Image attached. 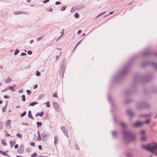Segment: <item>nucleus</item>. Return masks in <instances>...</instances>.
<instances>
[{
    "mask_svg": "<svg viewBox=\"0 0 157 157\" xmlns=\"http://www.w3.org/2000/svg\"><path fill=\"white\" fill-rule=\"evenodd\" d=\"M142 147L150 151L153 154L157 155V144L153 143L147 145H142Z\"/></svg>",
    "mask_w": 157,
    "mask_h": 157,
    "instance_id": "nucleus-1",
    "label": "nucleus"
},
{
    "mask_svg": "<svg viewBox=\"0 0 157 157\" xmlns=\"http://www.w3.org/2000/svg\"><path fill=\"white\" fill-rule=\"evenodd\" d=\"M150 122V120H147L145 122H140L139 121L136 122L135 123L133 124V126L134 127H137L141 126L143 124H144V123H146L147 124H148Z\"/></svg>",
    "mask_w": 157,
    "mask_h": 157,
    "instance_id": "nucleus-2",
    "label": "nucleus"
},
{
    "mask_svg": "<svg viewBox=\"0 0 157 157\" xmlns=\"http://www.w3.org/2000/svg\"><path fill=\"white\" fill-rule=\"evenodd\" d=\"M145 131L144 130H142L140 132L141 138V140L142 141H145L146 140V137L144 135L145 134Z\"/></svg>",
    "mask_w": 157,
    "mask_h": 157,
    "instance_id": "nucleus-3",
    "label": "nucleus"
},
{
    "mask_svg": "<svg viewBox=\"0 0 157 157\" xmlns=\"http://www.w3.org/2000/svg\"><path fill=\"white\" fill-rule=\"evenodd\" d=\"M53 105L56 109L58 112H59L61 111V109L59 108V104H58L56 102H53Z\"/></svg>",
    "mask_w": 157,
    "mask_h": 157,
    "instance_id": "nucleus-4",
    "label": "nucleus"
},
{
    "mask_svg": "<svg viewBox=\"0 0 157 157\" xmlns=\"http://www.w3.org/2000/svg\"><path fill=\"white\" fill-rule=\"evenodd\" d=\"M24 146L23 145H21L18 149L19 153H22L24 151Z\"/></svg>",
    "mask_w": 157,
    "mask_h": 157,
    "instance_id": "nucleus-5",
    "label": "nucleus"
},
{
    "mask_svg": "<svg viewBox=\"0 0 157 157\" xmlns=\"http://www.w3.org/2000/svg\"><path fill=\"white\" fill-rule=\"evenodd\" d=\"M16 143V141L14 140H11L10 142V145L11 147H13L14 144Z\"/></svg>",
    "mask_w": 157,
    "mask_h": 157,
    "instance_id": "nucleus-6",
    "label": "nucleus"
},
{
    "mask_svg": "<svg viewBox=\"0 0 157 157\" xmlns=\"http://www.w3.org/2000/svg\"><path fill=\"white\" fill-rule=\"evenodd\" d=\"M28 117L30 118L33 119V118L32 117V114L31 111H29L28 112Z\"/></svg>",
    "mask_w": 157,
    "mask_h": 157,
    "instance_id": "nucleus-7",
    "label": "nucleus"
},
{
    "mask_svg": "<svg viewBox=\"0 0 157 157\" xmlns=\"http://www.w3.org/2000/svg\"><path fill=\"white\" fill-rule=\"evenodd\" d=\"M12 79L11 78L8 77L7 79H6L5 80V82L6 83H8L10 82L11 81Z\"/></svg>",
    "mask_w": 157,
    "mask_h": 157,
    "instance_id": "nucleus-8",
    "label": "nucleus"
},
{
    "mask_svg": "<svg viewBox=\"0 0 157 157\" xmlns=\"http://www.w3.org/2000/svg\"><path fill=\"white\" fill-rule=\"evenodd\" d=\"M55 140H54V143L55 144H56L57 143L58 141V137L57 136H56L55 137Z\"/></svg>",
    "mask_w": 157,
    "mask_h": 157,
    "instance_id": "nucleus-9",
    "label": "nucleus"
},
{
    "mask_svg": "<svg viewBox=\"0 0 157 157\" xmlns=\"http://www.w3.org/2000/svg\"><path fill=\"white\" fill-rule=\"evenodd\" d=\"M44 113L43 112H41L40 113H36V116H38L40 117H42V115L44 114Z\"/></svg>",
    "mask_w": 157,
    "mask_h": 157,
    "instance_id": "nucleus-10",
    "label": "nucleus"
},
{
    "mask_svg": "<svg viewBox=\"0 0 157 157\" xmlns=\"http://www.w3.org/2000/svg\"><path fill=\"white\" fill-rule=\"evenodd\" d=\"M23 13V12L21 11H17L15 12H14V14L15 15L21 14Z\"/></svg>",
    "mask_w": 157,
    "mask_h": 157,
    "instance_id": "nucleus-11",
    "label": "nucleus"
},
{
    "mask_svg": "<svg viewBox=\"0 0 157 157\" xmlns=\"http://www.w3.org/2000/svg\"><path fill=\"white\" fill-rule=\"evenodd\" d=\"M63 132L64 133V134L66 136H67V137L68 138L69 136V135L68 134V133L67 132V130H65L63 131Z\"/></svg>",
    "mask_w": 157,
    "mask_h": 157,
    "instance_id": "nucleus-12",
    "label": "nucleus"
},
{
    "mask_svg": "<svg viewBox=\"0 0 157 157\" xmlns=\"http://www.w3.org/2000/svg\"><path fill=\"white\" fill-rule=\"evenodd\" d=\"M0 153L2 154L3 155L7 156L8 155L6 154L5 152L0 151Z\"/></svg>",
    "mask_w": 157,
    "mask_h": 157,
    "instance_id": "nucleus-13",
    "label": "nucleus"
},
{
    "mask_svg": "<svg viewBox=\"0 0 157 157\" xmlns=\"http://www.w3.org/2000/svg\"><path fill=\"white\" fill-rule=\"evenodd\" d=\"M38 137L37 138V139L38 141H40L41 140V139L40 137V133H39V132H38Z\"/></svg>",
    "mask_w": 157,
    "mask_h": 157,
    "instance_id": "nucleus-14",
    "label": "nucleus"
},
{
    "mask_svg": "<svg viewBox=\"0 0 157 157\" xmlns=\"http://www.w3.org/2000/svg\"><path fill=\"white\" fill-rule=\"evenodd\" d=\"M37 103L36 102H32L29 104V106H34Z\"/></svg>",
    "mask_w": 157,
    "mask_h": 157,
    "instance_id": "nucleus-15",
    "label": "nucleus"
},
{
    "mask_svg": "<svg viewBox=\"0 0 157 157\" xmlns=\"http://www.w3.org/2000/svg\"><path fill=\"white\" fill-rule=\"evenodd\" d=\"M31 157H36L37 156V154L36 153H34L31 155Z\"/></svg>",
    "mask_w": 157,
    "mask_h": 157,
    "instance_id": "nucleus-16",
    "label": "nucleus"
},
{
    "mask_svg": "<svg viewBox=\"0 0 157 157\" xmlns=\"http://www.w3.org/2000/svg\"><path fill=\"white\" fill-rule=\"evenodd\" d=\"M74 17L76 18H78L79 17V15L78 13H76L74 15Z\"/></svg>",
    "mask_w": 157,
    "mask_h": 157,
    "instance_id": "nucleus-17",
    "label": "nucleus"
},
{
    "mask_svg": "<svg viewBox=\"0 0 157 157\" xmlns=\"http://www.w3.org/2000/svg\"><path fill=\"white\" fill-rule=\"evenodd\" d=\"M66 7H67L66 6H62L61 10L63 11V10H65L66 9Z\"/></svg>",
    "mask_w": 157,
    "mask_h": 157,
    "instance_id": "nucleus-18",
    "label": "nucleus"
},
{
    "mask_svg": "<svg viewBox=\"0 0 157 157\" xmlns=\"http://www.w3.org/2000/svg\"><path fill=\"white\" fill-rule=\"evenodd\" d=\"M19 52V51L18 49H16L14 52V55H17Z\"/></svg>",
    "mask_w": 157,
    "mask_h": 157,
    "instance_id": "nucleus-19",
    "label": "nucleus"
},
{
    "mask_svg": "<svg viewBox=\"0 0 157 157\" xmlns=\"http://www.w3.org/2000/svg\"><path fill=\"white\" fill-rule=\"evenodd\" d=\"M22 100L23 101H25L26 100V98H25V96L24 95H22Z\"/></svg>",
    "mask_w": 157,
    "mask_h": 157,
    "instance_id": "nucleus-20",
    "label": "nucleus"
},
{
    "mask_svg": "<svg viewBox=\"0 0 157 157\" xmlns=\"http://www.w3.org/2000/svg\"><path fill=\"white\" fill-rule=\"evenodd\" d=\"M26 112L25 111H24L22 113L21 115V117H23L26 114Z\"/></svg>",
    "mask_w": 157,
    "mask_h": 157,
    "instance_id": "nucleus-21",
    "label": "nucleus"
},
{
    "mask_svg": "<svg viewBox=\"0 0 157 157\" xmlns=\"http://www.w3.org/2000/svg\"><path fill=\"white\" fill-rule=\"evenodd\" d=\"M16 136L19 138H21L22 137V135L18 133L17 134Z\"/></svg>",
    "mask_w": 157,
    "mask_h": 157,
    "instance_id": "nucleus-22",
    "label": "nucleus"
},
{
    "mask_svg": "<svg viewBox=\"0 0 157 157\" xmlns=\"http://www.w3.org/2000/svg\"><path fill=\"white\" fill-rule=\"evenodd\" d=\"M38 125V127L40 126L42 124V123L41 122H37L36 123Z\"/></svg>",
    "mask_w": 157,
    "mask_h": 157,
    "instance_id": "nucleus-23",
    "label": "nucleus"
},
{
    "mask_svg": "<svg viewBox=\"0 0 157 157\" xmlns=\"http://www.w3.org/2000/svg\"><path fill=\"white\" fill-rule=\"evenodd\" d=\"M53 96L55 98H58L57 92H56L53 95Z\"/></svg>",
    "mask_w": 157,
    "mask_h": 157,
    "instance_id": "nucleus-24",
    "label": "nucleus"
},
{
    "mask_svg": "<svg viewBox=\"0 0 157 157\" xmlns=\"http://www.w3.org/2000/svg\"><path fill=\"white\" fill-rule=\"evenodd\" d=\"M49 102L48 101L47 102H46L45 103V104L47 105V107H50V104H49Z\"/></svg>",
    "mask_w": 157,
    "mask_h": 157,
    "instance_id": "nucleus-25",
    "label": "nucleus"
},
{
    "mask_svg": "<svg viewBox=\"0 0 157 157\" xmlns=\"http://www.w3.org/2000/svg\"><path fill=\"white\" fill-rule=\"evenodd\" d=\"M127 113L130 115V116H131L132 112L129 110L127 111Z\"/></svg>",
    "mask_w": 157,
    "mask_h": 157,
    "instance_id": "nucleus-26",
    "label": "nucleus"
},
{
    "mask_svg": "<svg viewBox=\"0 0 157 157\" xmlns=\"http://www.w3.org/2000/svg\"><path fill=\"white\" fill-rule=\"evenodd\" d=\"M30 145L33 147H34L35 146V143L33 142H31L30 143Z\"/></svg>",
    "mask_w": 157,
    "mask_h": 157,
    "instance_id": "nucleus-27",
    "label": "nucleus"
},
{
    "mask_svg": "<svg viewBox=\"0 0 157 157\" xmlns=\"http://www.w3.org/2000/svg\"><path fill=\"white\" fill-rule=\"evenodd\" d=\"M36 75L37 76H39L40 75V73L39 71H37L36 72Z\"/></svg>",
    "mask_w": 157,
    "mask_h": 157,
    "instance_id": "nucleus-28",
    "label": "nucleus"
},
{
    "mask_svg": "<svg viewBox=\"0 0 157 157\" xmlns=\"http://www.w3.org/2000/svg\"><path fill=\"white\" fill-rule=\"evenodd\" d=\"M26 92L28 93V94H30L31 93V91L29 90H27Z\"/></svg>",
    "mask_w": 157,
    "mask_h": 157,
    "instance_id": "nucleus-29",
    "label": "nucleus"
},
{
    "mask_svg": "<svg viewBox=\"0 0 157 157\" xmlns=\"http://www.w3.org/2000/svg\"><path fill=\"white\" fill-rule=\"evenodd\" d=\"M11 121L10 120H8L7 122L6 123L8 125H9L10 124Z\"/></svg>",
    "mask_w": 157,
    "mask_h": 157,
    "instance_id": "nucleus-30",
    "label": "nucleus"
},
{
    "mask_svg": "<svg viewBox=\"0 0 157 157\" xmlns=\"http://www.w3.org/2000/svg\"><path fill=\"white\" fill-rule=\"evenodd\" d=\"M28 53L29 55H31L32 54V52L31 51L29 50L28 51Z\"/></svg>",
    "mask_w": 157,
    "mask_h": 157,
    "instance_id": "nucleus-31",
    "label": "nucleus"
},
{
    "mask_svg": "<svg viewBox=\"0 0 157 157\" xmlns=\"http://www.w3.org/2000/svg\"><path fill=\"white\" fill-rule=\"evenodd\" d=\"M4 98L6 99L8 98H9V97L7 95H5L4 96Z\"/></svg>",
    "mask_w": 157,
    "mask_h": 157,
    "instance_id": "nucleus-32",
    "label": "nucleus"
},
{
    "mask_svg": "<svg viewBox=\"0 0 157 157\" xmlns=\"http://www.w3.org/2000/svg\"><path fill=\"white\" fill-rule=\"evenodd\" d=\"M38 148L40 150H42V148L41 145H40L38 146Z\"/></svg>",
    "mask_w": 157,
    "mask_h": 157,
    "instance_id": "nucleus-33",
    "label": "nucleus"
},
{
    "mask_svg": "<svg viewBox=\"0 0 157 157\" xmlns=\"http://www.w3.org/2000/svg\"><path fill=\"white\" fill-rule=\"evenodd\" d=\"M43 38V36H42L40 37H39L37 38V40L38 41H40V40H41Z\"/></svg>",
    "mask_w": 157,
    "mask_h": 157,
    "instance_id": "nucleus-34",
    "label": "nucleus"
},
{
    "mask_svg": "<svg viewBox=\"0 0 157 157\" xmlns=\"http://www.w3.org/2000/svg\"><path fill=\"white\" fill-rule=\"evenodd\" d=\"M104 13H105V12H104ZM103 13H101V14H99V15H98V16H97V17H96V18H97L98 17L100 16H101V15H102Z\"/></svg>",
    "mask_w": 157,
    "mask_h": 157,
    "instance_id": "nucleus-35",
    "label": "nucleus"
},
{
    "mask_svg": "<svg viewBox=\"0 0 157 157\" xmlns=\"http://www.w3.org/2000/svg\"><path fill=\"white\" fill-rule=\"evenodd\" d=\"M60 4H61V3L59 1L56 2L55 3V4L56 5H58Z\"/></svg>",
    "mask_w": 157,
    "mask_h": 157,
    "instance_id": "nucleus-36",
    "label": "nucleus"
},
{
    "mask_svg": "<svg viewBox=\"0 0 157 157\" xmlns=\"http://www.w3.org/2000/svg\"><path fill=\"white\" fill-rule=\"evenodd\" d=\"M18 147V145L17 144H15L14 146V148L15 149L17 148Z\"/></svg>",
    "mask_w": 157,
    "mask_h": 157,
    "instance_id": "nucleus-37",
    "label": "nucleus"
},
{
    "mask_svg": "<svg viewBox=\"0 0 157 157\" xmlns=\"http://www.w3.org/2000/svg\"><path fill=\"white\" fill-rule=\"evenodd\" d=\"M2 143L3 145H6V143L2 141Z\"/></svg>",
    "mask_w": 157,
    "mask_h": 157,
    "instance_id": "nucleus-38",
    "label": "nucleus"
},
{
    "mask_svg": "<svg viewBox=\"0 0 157 157\" xmlns=\"http://www.w3.org/2000/svg\"><path fill=\"white\" fill-rule=\"evenodd\" d=\"M82 31L80 29H79L78 30V32H77V33L78 34H79V33H81L82 32Z\"/></svg>",
    "mask_w": 157,
    "mask_h": 157,
    "instance_id": "nucleus-39",
    "label": "nucleus"
},
{
    "mask_svg": "<svg viewBox=\"0 0 157 157\" xmlns=\"http://www.w3.org/2000/svg\"><path fill=\"white\" fill-rule=\"evenodd\" d=\"M26 55V53H22L21 54V55L22 56H25V55Z\"/></svg>",
    "mask_w": 157,
    "mask_h": 157,
    "instance_id": "nucleus-40",
    "label": "nucleus"
},
{
    "mask_svg": "<svg viewBox=\"0 0 157 157\" xmlns=\"http://www.w3.org/2000/svg\"><path fill=\"white\" fill-rule=\"evenodd\" d=\"M38 87V86L37 84L35 85L34 86V89H35L36 88Z\"/></svg>",
    "mask_w": 157,
    "mask_h": 157,
    "instance_id": "nucleus-41",
    "label": "nucleus"
},
{
    "mask_svg": "<svg viewBox=\"0 0 157 157\" xmlns=\"http://www.w3.org/2000/svg\"><path fill=\"white\" fill-rule=\"evenodd\" d=\"M42 136H44V137H45V136H46V134L45 133H43L42 134Z\"/></svg>",
    "mask_w": 157,
    "mask_h": 157,
    "instance_id": "nucleus-42",
    "label": "nucleus"
},
{
    "mask_svg": "<svg viewBox=\"0 0 157 157\" xmlns=\"http://www.w3.org/2000/svg\"><path fill=\"white\" fill-rule=\"evenodd\" d=\"M49 0H45V1H44L43 2L44 3H46V2H49Z\"/></svg>",
    "mask_w": 157,
    "mask_h": 157,
    "instance_id": "nucleus-43",
    "label": "nucleus"
},
{
    "mask_svg": "<svg viewBox=\"0 0 157 157\" xmlns=\"http://www.w3.org/2000/svg\"><path fill=\"white\" fill-rule=\"evenodd\" d=\"M121 125L123 127H124L125 125V124L123 123H121Z\"/></svg>",
    "mask_w": 157,
    "mask_h": 157,
    "instance_id": "nucleus-44",
    "label": "nucleus"
},
{
    "mask_svg": "<svg viewBox=\"0 0 157 157\" xmlns=\"http://www.w3.org/2000/svg\"><path fill=\"white\" fill-rule=\"evenodd\" d=\"M13 88V87L12 86H10L9 88V89L10 90H12Z\"/></svg>",
    "mask_w": 157,
    "mask_h": 157,
    "instance_id": "nucleus-45",
    "label": "nucleus"
},
{
    "mask_svg": "<svg viewBox=\"0 0 157 157\" xmlns=\"http://www.w3.org/2000/svg\"><path fill=\"white\" fill-rule=\"evenodd\" d=\"M33 42V40H31L30 41V43H32Z\"/></svg>",
    "mask_w": 157,
    "mask_h": 157,
    "instance_id": "nucleus-46",
    "label": "nucleus"
},
{
    "mask_svg": "<svg viewBox=\"0 0 157 157\" xmlns=\"http://www.w3.org/2000/svg\"><path fill=\"white\" fill-rule=\"evenodd\" d=\"M113 12H110L109 13V15L111 14H112V13H113Z\"/></svg>",
    "mask_w": 157,
    "mask_h": 157,
    "instance_id": "nucleus-47",
    "label": "nucleus"
},
{
    "mask_svg": "<svg viewBox=\"0 0 157 157\" xmlns=\"http://www.w3.org/2000/svg\"><path fill=\"white\" fill-rule=\"evenodd\" d=\"M6 135L8 136H10V134H8V133L7 134H6Z\"/></svg>",
    "mask_w": 157,
    "mask_h": 157,
    "instance_id": "nucleus-48",
    "label": "nucleus"
},
{
    "mask_svg": "<svg viewBox=\"0 0 157 157\" xmlns=\"http://www.w3.org/2000/svg\"><path fill=\"white\" fill-rule=\"evenodd\" d=\"M78 44H76V45H75V48H76L78 45Z\"/></svg>",
    "mask_w": 157,
    "mask_h": 157,
    "instance_id": "nucleus-49",
    "label": "nucleus"
},
{
    "mask_svg": "<svg viewBox=\"0 0 157 157\" xmlns=\"http://www.w3.org/2000/svg\"><path fill=\"white\" fill-rule=\"evenodd\" d=\"M81 40H80V41H79L77 44H79L80 43H81Z\"/></svg>",
    "mask_w": 157,
    "mask_h": 157,
    "instance_id": "nucleus-50",
    "label": "nucleus"
},
{
    "mask_svg": "<svg viewBox=\"0 0 157 157\" xmlns=\"http://www.w3.org/2000/svg\"><path fill=\"white\" fill-rule=\"evenodd\" d=\"M2 101L0 100V104H2Z\"/></svg>",
    "mask_w": 157,
    "mask_h": 157,
    "instance_id": "nucleus-51",
    "label": "nucleus"
},
{
    "mask_svg": "<svg viewBox=\"0 0 157 157\" xmlns=\"http://www.w3.org/2000/svg\"><path fill=\"white\" fill-rule=\"evenodd\" d=\"M85 35V33H83L82 35V36H84V35Z\"/></svg>",
    "mask_w": 157,
    "mask_h": 157,
    "instance_id": "nucleus-52",
    "label": "nucleus"
},
{
    "mask_svg": "<svg viewBox=\"0 0 157 157\" xmlns=\"http://www.w3.org/2000/svg\"><path fill=\"white\" fill-rule=\"evenodd\" d=\"M17 157H22L21 156L17 155Z\"/></svg>",
    "mask_w": 157,
    "mask_h": 157,
    "instance_id": "nucleus-53",
    "label": "nucleus"
},
{
    "mask_svg": "<svg viewBox=\"0 0 157 157\" xmlns=\"http://www.w3.org/2000/svg\"><path fill=\"white\" fill-rule=\"evenodd\" d=\"M25 124V125H28V124L27 123H25V124Z\"/></svg>",
    "mask_w": 157,
    "mask_h": 157,
    "instance_id": "nucleus-54",
    "label": "nucleus"
},
{
    "mask_svg": "<svg viewBox=\"0 0 157 157\" xmlns=\"http://www.w3.org/2000/svg\"><path fill=\"white\" fill-rule=\"evenodd\" d=\"M6 90H2V92H4V91H6Z\"/></svg>",
    "mask_w": 157,
    "mask_h": 157,
    "instance_id": "nucleus-55",
    "label": "nucleus"
},
{
    "mask_svg": "<svg viewBox=\"0 0 157 157\" xmlns=\"http://www.w3.org/2000/svg\"><path fill=\"white\" fill-rule=\"evenodd\" d=\"M30 1L29 0H27V2H30Z\"/></svg>",
    "mask_w": 157,
    "mask_h": 157,
    "instance_id": "nucleus-56",
    "label": "nucleus"
},
{
    "mask_svg": "<svg viewBox=\"0 0 157 157\" xmlns=\"http://www.w3.org/2000/svg\"><path fill=\"white\" fill-rule=\"evenodd\" d=\"M17 108H19V106H17Z\"/></svg>",
    "mask_w": 157,
    "mask_h": 157,
    "instance_id": "nucleus-57",
    "label": "nucleus"
},
{
    "mask_svg": "<svg viewBox=\"0 0 157 157\" xmlns=\"http://www.w3.org/2000/svg\"><path fill=\"white\" fill-rule=\"evenodd\" d=\"M51 9V10H50V11H52V9Z\"/></svg>",
    "mask_w": 157,
    "mask_h": 157,
    "instance_id": "nucleus-58",
    "label": "nucleus"
},
{
    "mask_svg": "<svg viewBox=\"0 0 157 157\" xmlns=\"http://www.w3.org/2000/svg\"><path fill=\"white\" fill-rule=\"evenodd\" d=\"M156 116H157V115H156Z\"/></svg>",
    "mask_w": 157,
    "mask_h": 157,
    "instance_id": "nucleus-59",
    "label": "nucleus"
}]
</instances>
